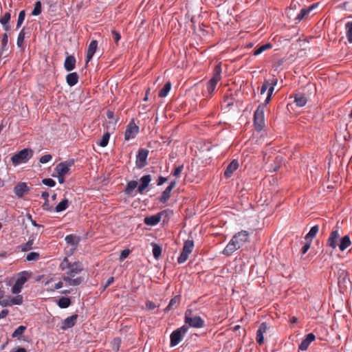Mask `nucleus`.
I'll use <instances>...</instances> for the list:
<instances>
[{"label":"nucleus","mask_w":352,"mask_h":352,"mask_svg":"<svg viewBox=\"0 0 352 352\" xmlns=\"http://www.w3.org/2000/svg\"><path fill=\"white\" fill-rule=\"evenodd\" d=\"M316 338V336L314 333H310L306 336V338L301 342L300 344L298 349L301 351H305L308 349L311 342H312Z\"/></svg>","instance_id":"22"},{"label":"nucleus","mask_w":352,"mask_h":352,"mask_svg":"<svg viewBox=\"0 0 352 352\" xmlns=\"http://www.w3.org/2000/svg\"><path fill=\"white\" fill-rule=\"evenodd\" d=\"M179 302H180V298L177 296H175L170 300L168 306L165 308L164 311H168L171 309H174L177 308L179 304Z\"/></svg>","instance_id":"30"},{"label":"nucleus","mask_w":352,"mask_h":352,"mask_svg":"<svg viewBox=\"0 0 352 352\" xmlns=\"http://www.w3.org/2000/svg\"><path fill=\"white\" fill-rule=\"evenodd\" d=\"M239 162L236 160H233L226 167L224 171V176L226 178H230L233 173L239 168Z\"/></svg>","instance_id":"20"},{"label":"nucleus","mask_w":352,"mask_h":352,"mask_svg":"<svg viewBox=\"0 0 352 352\" xmlns=\"http://www.w3.org/2000/svg\"><path fill=\"white\" fill-rule=\"evenodd\" d=\"M74 161L69 160L58 164L55 168L56 174L66 175L69 173L70 168L74 165Z\"/></svg>","instance_id":"11"},{"label":"nucleus","mask_w":352,"mask_h":352,"mask_svg":"<svg viewBox=\"0 0 352 352\" xmlns=\"http://www.w3.org/2000/svg\"><path fill=\"white\" fill-rule=\"evenodd\" d=\"M311 242H312V241H310V240L306 241V243H305V245H303V247L301 250V252L302 254H305L309 250V249L311 247Z\"/></svg>","instance_id":"54"},{"label":"nucleus","mask_w":352,"mask_h":352,"mask_svg":"<svg viewBox=\"0 0 352 352\" xmlns=\"http://www.w3.org/2000/svg\"><path fill=\"white\" fill-rule=\"evenodd\" d=\"M9 311L8 309H3L0 314V318H5L8 316Z\"/></svg>","instance_id":"63"},{"label":"nucleus","mask_w":352,"mask_h":352,"mask_svg":"<svg viewBox=\"0 0 352 352\" xmlns=\"http://www.w3.org/2000/svg\"><path fill=\"white\" fill-rule=\"evenodd\" d=\"M34 240H35V236H34V234H32L29 237L28 241L26 243L20 245L19 246V248L21 250V252H28V251L32 250L33 245H34Z\"/></svg>","instance_id":"28"},{"label":"nucleus","mask_w":352,"mask_h":352,"mask_svg":"<svg viewBox=\"0 0 352 352\" xmlns=\"http://www.w3.org/2000/svg\"><path fill=\"white\" fill-rule=\"evenodd\" d=\"M29 190L30 188L25 182H20L14 188V192L18 197H22Z\"/></svg>","instance_id":"18"},{"label":"nucleus","mask_w":352,"mask_h":352,"mask_svg":"<svg viewBox=\"0 0 352 352\" xmlns=\"http://www.w3.org/2000/svg\"><path fill=\"white\" fill-rule=\"evenodd\" d=\"M318 6V3H314L309 6L307 8L301 9L300 13L295 18V21L296 23L300 22L302 19H305L308 14L316 7Z\"/></svg>","instance_id":"17"},{"label":"nucleus","mask_w":352,"mask_h":352,"mask_svg":"<svg viewBox=\"0 0 352 352\" xmlns=\"http://www.w3.org/2000/svg\"><path fill=\"white\" fill-rule=\"evenodd\" d=\"M221 67L220 65H217L213 70L212 77L210 80L208 81L206 84V90L208 94V96L206 97L211 96L213 94L218 82L221 78Z\"/></svg>","instance_id":"3"},{"label":"nucleus","mask_w":352,"mask_h":352,"mask_svg":"<svg viewBox=\"0 0 352 352\" xmlns=\"http://www.w3.org/2000/svg\"><path fill=\"white\" fill-rule=\"evenodd\" d=\"M71 304V300L69 298L62 297L58 301V305L63 309L67 308Z\"/></svg>","instance_id":"39"},{"label":"nucleus","mask_w":352,"mask_h":352,"mask_svg":"<svg viewBox=\"0 0 352 352\" xmlns=\"http://www.w3.org/2000/svg\"><path fill=\"white\" fill-rule=\"evenodd\" d=\"M63 286V283L62 281H59L57 283H56L54 285V289H60L62 288Z\"/></svg>","instance_id":"62"},{"label":"nucleus","mask_w":352,"mask_h":352,"mask_svg":"<svg viewBox=\"0 0 352 352\" xmlns=\"http://www.w3.org/2000/svg\"><path fill=\"white\" fill-rule=\"evenodd\" d=\"M109 138H110L109 133L107 132V133H104L101 140H100L98 144L102 147H105L108 144Z\"/></svg>","instance_id":"41"},{"label":"nucleus","mask_w":352,"mask_h":352,"mask_svg":"<svg viewBox=\"0 0 352 352\" xmlns=\"http://www.w3.org/2000/svg\"><path fill=\"white\" fill-rule=\"evenodd\" d=\"M65 241L67 243H69L71 245H76L78 242V239H77V237L72 234L66 236Z\"/></svg>","instance_id":"47"},{"label":"nucleus","mask_w":352,"mask_h":352,"mask_svg":"<svg viewBox=\"0 0 352 352\" xmlns=\"http://www.w3.org/2000/svg\"><path fill=\"white\" fill-rule=\"evenodd\" d=\"M120 340L119 338L113 339L112 344L113 345V350L118 351L119 350Z\"/></svg>","instance_id":"56"},{"label":"nucleus","mask_w":352,"mask_h":352,"mask_svg":"<svg viewBox=\"0 0 352 352\" xmlns=\"http://www.w3.org/2000/svg\"><path fill=\"white\" fill-rule=\"evenodd\" d=\"M41 12V3L40 1L36 2L34 8L32 12V15L38 16Z\"/></svg>","instance_id":"46"},{"label":"nucleus","mask_w":352,"mask_h":352,"mask_svg":"<svg viewBox=\"0 0 352 352\" xmlns=\"http://www.w3.org/2000/svg\"><path fill=\"white\" fill-rule=\"evenodd\" d=\"M8 42V38L6 33L3 34L1 40V50L2 52L7 50V45Z\"/></svg>","instance_id":"49"},{"label":"nucleus","mask_w":352,"mask_h":352,"mask_svg":"<svg viewBox=\"0 0 352 352\" xmlns=\"http://www.w3.org/2000/svg\"><path fill=\"white\" fill-rule=\"evenodd\" d=\"M232 239L240 249L249 242V232L246 230H241L235 234Z\"/></svg>","instance_id":"10"},{"label":"nucleus","mask_w":352,"mask_h":352,"mask_svg":"<svg viewBox=\"0 0 352 352\" xmlns=\"http://www.w3.org/2000/svg\"><path fill=\"white\" fill-rule=\"evenodd\" d=\"M76 63V59L74 56H67L64 62V68L66 71L71 72L75 69Z\"/></svg>","instance_id":"24"},{"label":"nucleus","mask_w":352,"mask_h":352,"mask_svg":"<svg viewBox=\"0 0 352 352\" xmlns=\"http://www.w3.org/2000/svg\"><path fill=\"white\" fill-rule=\"evenodd\" d=\"M25 17V11L24 10H23L20 11V12L19 14L18 20H17V23H16V29H19L21 28L22 23L24 21Z\"/></svg>","instance_id":"44"},{"label":"nucleus","mask_w":352,"mask_h":352,"mask_svg":"<svg viewBox=\"0 0 352 352\" xmlns=\"http://www.w3.org/2000/svg\"><path fill=\"white\" fill-rule=\"evenodd\" d=\"M69 205V201L67 199H63L55 208L56 212H60L65 210Z\"/></svg>","instance_id":"35"},{"label":"nucleus","mask_w":352,"mask_h":352,"mask_svg":"<svg viewBox=\"0 0 352 352\" xmlns=\"http://www.w3.org/2000/svg\"><path fill=\"white\" fill-rule=\"evenodd\" d=\"M188 327L183 325L180 328L173 331L170 334V346L171 347L177 346L183 339L184 335L187 333Z\"/></svg>","instance_id":"6"},{"label":"nucleus","mask_w":352,"mask_h":352,"mask_svg":"<svg viewBox=\"0 0 352 352\" xmlns=\"http://www.w3.org/2000/svg\"><path fill=\"white\" fill-rule=\"evenodd\" d=\"M148 155V151L145 148H141L139 150L138 154L136 158V166L138 168H142L146 165V160Z\"/></svg>","instance_id":"14"},{"label":"nucleus","mask_w":352,"mask_h":352,"mask_svg":"<svg viewBox=\"0 0 352 352\" xmlns=\"http://www.w3.org/2000/svg\"><path fill=\"white\" fill-rule=\"evenodd\" d=\"M267 324L265 322H262L256 331V342L259 345H261L264 343V333L267 332Z\"/></svg>","instance_id":"16"},{"label":"nucleus","mask_w":352,"mask_h":352,"mask_svg":"<svg viewBox=\"0 0 352 352\" xmlns=\"http://www.w3.org/2000/svg\"><path fill=\"white\" fill-rule=\"evenodd\" d=\"M156 307L155 304L150 300L146 302V308L149 310L154 309Z\"/></svg>","instance_id":"58"},{"label":"nucleus","mask_w":352,"mask_h":352,"mask_svg":"<svg viewBox=\"0 0 352 352\" xmlns=\"http://www.w3.org/2000/svg\"><path fill=\"white\" fill-rule=\"evenodd\" d=\"M42 183L50 187H54L56 185L55 181L51 178L43 179Z\"/></svg>","instance_id":"51"},{"label":"nucleus","mask_w":352,"mask_h":352,"mask_svg":"<svg viewBox=\"0 0 352 352\" xmlns=\"http://www.w3.org/2000/svg\"><path fill=\"white\" fill-rule=\"evenodd\" d=\"M10 296H4L3 298L0 301V305L2 307L10 306Z\"/></svg>","instance_id":"50"},{"label":"nucleus","mask_w":352,"mask_h":352,"mask_svg":"<svg viewBox=\"0 0 352 352\" xmlns=\"http://www.w3.org/2000/svg\"><path fill=\"white\" fill-rule=\"evenodd\" d=\"M111 34L113 36L114 41L117 43L121 38L120 34L116 30H112Z\"/></svg>","instance_id":"57"},{"label":"nucleus","mask_w":352,"mask_h":352,"mask_svg":"<svg viewBox=\"0 0 352 352\" xmlns=\"http://www.w3.org/2000/svg\"><path fill=\"white\" fill-rule=\"evenodd\" d=\"M27 274H28V272H23L22 273H20L19 274V276H18L15 283L14 284V285L12 286V287L11 289L12 294H18L21 292L23 285L25 284V283L28 280V277L26 276Z\"/></svg>","instance_id":"9"},{"label":"nucleus","mask_w":352,"mask_h":352,"mask_svg":"<svg viewBox=\"0 0 352 352\" xmlns=\"http://www.w3.org/2000/svg\"><path fill=\"white\" fill-rule=\"evenodd\" d=\"M59 269L65 272L63 275V280L70 286H78L82 281L83 278L76 276L83 270L81 263L76 261L70 263L67 258H65L59 265Z\"/></svg>","instance_id":"1"},{"label":"nucleus","mask_w":352,"mask_h":352,"mask_svg":"<svg viewBox=\"0 0 352 352\" xmlns=\"http://www.w3.org/2000/svg\"><path fill=\"white\" fill-rule=\"evenodd\" d=\"M345 28L347 40L350 43H352V21L346 23Z\"/></svg>","instance_id":"38"},{"label":"nucleus","mask_w":352,"mask_h":352,"mask_svg":"<svg viewBox=\"0 0 352 352\" xmlns=\"http://www.w3.org/2000/svg\"><path fill=\"white\" fill-rule=\"evenodd\" d=\"M277 82V80L276 79H274V82L272 84L271 87L269 88V90H268V93H267V96L265 100V102L267 104L270 102V100H271V97H272V95L273 94V91L274 90V86L276 85Z\"/></svg>","instance_id":"45"},{"label":"nucleus","mask_w":352,"mask_h":352,"mask_svg":"<svg viewBox=\"0 0 352 352\" xmlns=\"http://www.w3.org/2000/svg\"><path fill=\"white\" fill-rule=\"evenodd\" d=\"M183 168H184V165L183 164L177 166L174 169L173 173H172L173 175L175 176V177H179L181 173H182V171Z\"/></svg>","instance_id":"52"},{"label":"nucleus","mask_w":352,"mask_h":352,"mask_svg":"<svg viewBox=\"0 0 352 352\" xmlns=\"http://www.w3.org/2000/svg\"><path fill=\"white\" fill-rule=\"evenodd\" d=\"M26 329V327L21 325L18 328H16L12 334L13 338H19L22 334H23L25 330Z\"/></svg>","instance_id":"43"},{"label":"nucleus","mask_w":352,"mask_h":352,"mask_svg":"<svg viewBox=\"0 0 352 352\" xmlns=\"http://www.w3.org/2000/svg\"><path fill=\"white\" fill-rule=\"evenodd\" d=\"M272 47V45L270 44V43H266L265 45H263L260 47H256V49H254V52H253V54L254 56H257V55H259L261 54L262 52L267 50H270Z\"/></svg>","instance_id":"34"},{"label":"nucleus","mask_w":352,"mask_h":352,"mask_svg":"<svg viewBox=\"0 0 352 352\" xmlns=\"http://www.w3.org/2000/svg\"><path fill=\"white\" fill-rule=\"evenodd\" d=\"M152 178L150 175H146L141 177L140 185L138 188V190L140 194H143L144 190L148 188Z\"/></svg>","instance_id":"21"},{"label":"nucleus","mask_w":352,"mask_h":352,"mask_svg":"<svg viewBox=\"0 0 352 352\" xmlns=\"http://www.w3.org/2000/svg\"><path fill=\"white\" fill-rule=\"evenodd\" d=\"M177 184L176 181H172L168 187L162 192L161 197H160V201L165 204L170 198L172 190L175 187Z\"/></svg>","instance_id":"15"},{"label":"nucleus","mask_w":352,"mask_h":352,"mask_svg":"<svg viewBox=\"0 0 352 352\" xmlns=\"http://www.w3.org/2000/svg\"><path fill=\"white\" fill-rule=\"evenodd\" d=\"M40 258V254L36 252H31L26 256V261H36Z\"/></svg>","instance_id":"42"},{"label":"nucleus","mask_w":352,"mask_h":352,"mask_svg":"<svg viewBox=\"0 0 352 352\" xmlns=\"http://www.w3.org/2000/svg\"><path fill=\"white\" fill-rule=\"evenodd\" d=\"M139 132V126L133 121H131L127 126L124 133L125 140L133 139Z\"/></svg>","instance_id":"13"},{"label":"nucleus","mask_w":352,"mask_h":352,"mask_svg":"<svg viewBox=\"0 0 352 352\" xmlns=\"http://www.w3.org/2000/svg\"><path fill=\"white\" fill-rule=\"evenodd\" d=\"M25 34H26L25 28H23L20 31V32L18 35V37H17V40H16V45L20 48L23 47Z\"/></svg>","instance_id":"33"},{"label":"nucleus","mask_w":352,"mask_h":352,"mask_svg":"<svg viewBox=\"0 0 352 352\" xmlns=\"http://www.w3.org/2000/svg\"><path fill=\"white\" fill-rule=\"evenodd\" d=\"M52 159V155L50 154H47V155H43L40 160H39V162L41 164H45V163H47L49 162L50 161H51Z\"/></svg>","instance_id":"53"},{"label":"nucleus","mask_w":352,"mask_h":352,"mask_svg":"<svg viewBox=\"0 0 352 352\" xmlns=\"http://www.w3.org/2000/svg\"><path fill=\"white\" fill-rule=\"evenodd\" d=\"M53 176L58 177V182L60 184H63L65 182V175L57 174L56 175H53Z\"/></svg>","instance_id":"60"},{"label":"nucleus","mask_w":352,"mask_h":352,"mask_svg":"<svg viewBox=\"0 0 352 352\" xmlns=\"http://www.w3.org/2000/svg\"><path fill=\"white\" fill-rule=\"evenodd\" d=\"M351 245V241L349 236L345 235L340 238V235L338 230L331 231L327 241V247L333 250H335L338 247L341 252H344Z\"/></svg>","instance_id":"2"},{"label":"nucleus","mask_w":352,"mask_h":352,"mask_svg":"<svg viewBox=\"0 0 352 352\" xmlns=\"http://www.w3.org/2000/svg\"><path fill=\"white\" fill-rule=\"evenodd\" d=\"M65 79L67 85L70 87H73L78 83L79 76L76 72H72L66 76Z\"/></svg>","instance_id":"26"},{"label":"nucleus","mask_w":352,"mask_h":352,"mask_svg":"<svg viewBox=\"0 0 352 352\" xmlns=\"http://www.w3.org/2000/svg\"><path fill=\"white\" fill-rule=\"evenodd\" d=\"M171 89V83L170 82H167L163 88L159 92V97L164 98L167 96L168 93L170 91Z\"/></svg>","instance_id":"36"},{"label":"nucleus","mask_w":352,"mask_h":352,"mask_svg":"<svg viewBox=\"0 0 352 352\" xmlns=\"http://www.w3.org/2000/svg\"><path fill=\"white\" fill-rule=\"evenodd\" d=\"M78 317V316L77 314H74V315L65 318L63 320V324L61 329L63 330H66L69 328L73 327L76 322V320H77Z\"/></svg>","instance_id":"23"},{"label":"nucleus","mask_w":352,"mask_h":352,"mask_svg":"<svg viewBox=\"0 0 352 352\" xmlns=\"http://www.w3.org/2000/svg\"><path fill=\"white\" fill-rule=\"evenodd\" d=\"M98 47V42L96 40L91 41L89 43L86 56V63L87 64L93 58Z\"/></svg>","instance_id":"19"},{"label":"nucleus","mask_w":352,"mask_h":352,"mask_svg":"<svg viewBox=\"0 0 352 352\" xmlns=\"http://www.w3.org/2000/svg\"><path fill=\"white\" fill-rule=\"evenodd\" d=\"M194 248V241L192 240H187L184 242L182 251L177 258V263L182 264L185 263L189 256V254L192 252Z\"/></svg>","instance_id":"7"},{"label":"nucleus","mask_w":352,"mask_h":352,"mask_svg":"<svg viewBox=\"0 0 352 352\" xmlns=\"http://www.w3.org/2000/svg\"><path fill=\"white\" fill-rule=\"evenodd\" d=\"M41 197L44 199H45V201H47V202L48 201V197H49V193L46 191L42 192L41 194Z\"/></svg>","instance_id":"64"},{"label":"nucleus","mask_w":352,"mask_h":352,"mask_svg":"<svg viewBox=\"0 0 352 352\" xmlns=\"http://www.w3.org/2000/svg\"><path fill=\"white\" fill-rule=\"evenodd\" d=\"M274 82V80L272 83H270L268 80H265L261 87V94H263L267 89L269 90V88L271 87L272 84Z\"/></svg>","instance_id":"48"},{"label":"nucleus","mask_w":352,"mask_h":352,"mask_svg":"<svg viewBox=\"0 0 352 352\" xmlns=\"http://www.w3.org/2000/svg\"><path fill=\"white\" fill-rule=\"evenodd\" d=\"M11 14L9 12H6L3 16L0 19V23L3 27V30L5 31H9L10 30V25H8V23L10 20Z\"/></svg>","instance_id":"29"},{"label":"nucleus","mask_w":352,"mask_h":352,"mask_svg":"<svg viewBox=\"0 0 352 352\" xmlns=\"http://www.w3.org/2000/svg\"><path fill=\"white\" fill-rule=\"evenodd\" d=\"M10 306H12V305H21L23 304V296L21 295H17L16 296H10Z\"/></svg>","instance_id":"37"},{"label":"nucleus","mask_w":352,"mask_h":352,"mask_svg":"<svg viewBox=\"0 0 352 352\" xmlns=\"http://www.w3.org/2000/svg\"><path fill=\"white\" fill-rule=\"evenodd\" d=\"M185 322L188 324L190 327L194 328H201L204 325V320L199 316H195L193 317H190L185 314Z\"/></svg>","instance_id":"12"},{"label":"nucleus","mask_w":352,"mask_h":352,"mask_svg":"<svg viewBox=\"0 0 352 352\" xmlns=\"http://www.w3.org/2000/svg\"><path fill=\"white\" fill-rule=\"evenodd\" d=\"M152 245L153 256L157 259L162 254V248L156 243H153Z\"/></svg>","instance_id":"40"},{"label":"nucleus","mask_w":352,"mask_h":352,"mask_svg":"<svg viewBox=\"0 0 352 352\" xmlns=\"http://www.w3.org/2000/svg\"><path fill=\"white\" fill-rule=\"evenodd\" d=\"M114 281V278L113 277H110L108 278L106 284L104 285V289H106L107 287H109L110 285H111Z\"/></svg>","instance_id":"61"},{"label":"nucleus","mask_w":352,"mask_h":352,"mask_svg":"<svg viewBox=\"0 0 352 352\" xmlns=\"http://www.w3.org/2000/svg\"><path fill=\"white\" fill-rule=\"evenodd\" d=\"M239 249V248L232 239L223 250V254L226 256H230Z\"/></svg>","instance_id":"25"},{"label":"nucleus","mask_w":352,"mask_h":352,"mask_svg":"<svg viewBox=\"0 0 352 352\" xmlns=\"http://www.w3.org/2000/svg\"><path fill=\"white\" fill-rule=\"evenodd\" d=\"M130 254V250L129 249L123 250L120 255V260L121 261H124Z\"/></svg>","instance_id":"55"},{"label":"nucleus","mask_w":352,"mask_h":352,"mask_svg":"<svg viewBox=\"0 0 352 352\" xmlns=\"http://www.w3.org/2000/svg\"><path fill=\"white\" fill-rule=\"evenodd\" d=\"M138 186V182L135 180H131L129 182L126 186V188L124 189V192L126 195H131L133 190L136 188Z\"/></svg>","instance_id":"32"},{"label":"nucleus","mask_w":352,"mask_h":352,"mask_svg":"<svg viewBox=\"0 0 352 352\" xmlns=\"http://www.w3.org/2000/svg\"><path fill=\"white\" fill-rule=\"evenodd\" d=\"M32 157V151L28 148H24L19 152L15 153L11 160L14 166L20 164L26 163Z\"/></svg>","instance_id":"4"},{"label":"nucleus","mask_w":352,"mask_h":352,"mask_svg":"<svg viewBox=\"0 0 352 352\" xmlns=\"http://www.w3.org/2000/svg\"><path fill=\"white\" fill-rule=\"evenodd\" d=\"M294 102L299 107H304L307 102V98L304 94H296L294 95Z\"/></svg>","instance_id":"27"},{"label":"nucleus","mask_w":352,"mask_h":352,"mask_svg":"<svg viewBox=\"0 0 352 352\" xmlns=\"http://www.w3.org/2000/svg\"><path fill=\"white\" fill-rule=\"evenodd\" d=\"M264 106L258 105L254 113V124L257 131H261L265 126Z\"/></svg>","instance_id":"5"},{"label":"nucleus","mask_w":352,"mask_h":352,"mask_svg":"<svg viewBox=\"0 0 352 352\" xmlns=\"http://www.w3.org/2000/svg\"><path fill=\"white\" fill-rule=\"evenodd\" d=\"M319 231V226L318 225H316L313 226L309 232L305 235V239L306 241L310 240L312 241L316 236Z\"/></svg>","instance_id":"31"},{"label":"nucleus","mask_w":352,"mask_h":352,"mask_svg":"<svg viewBox=\"0 0 352 352\" xmlns=\"http://www.w3.org/2000/svg\"><path fill=\"white\" fill-rule=\"evenodd\" d=\"M167 181V178L166 177H164L162 176H160L159 177L158 179H157V186H161L162 185L164 182H166Z\"/></svg>","instance_id":"59"},{"label":"nucleus","mask_w":352,"mask_h":352,"mask_svg":"<svg viewBox=\"0 0 352 352\" xmlns=\"http://www.w3.org/2000/svg\"><path fill=\"white\" fill-rule=\"evenodd\" d=\"M171 214H173L172 210H165L157 213V214L145 217L144 221L146 225L153 226L157 225L160 221L161 217L162 216L168 217Z\"/></svg>","instance_id":"8"}]
</instances>
